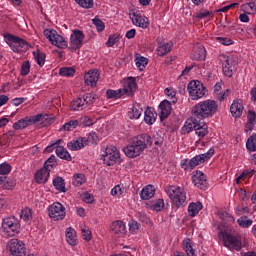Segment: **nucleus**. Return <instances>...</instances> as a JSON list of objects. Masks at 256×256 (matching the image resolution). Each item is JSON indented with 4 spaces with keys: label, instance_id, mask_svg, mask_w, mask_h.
I'll list each match as a JSON object with an SVG mask.
<instances>
[{
    "label": "nucleus",
    "instance_id": "1",
    "mask_svg": "<svg viewBox=\"0 0 256 256\" xmlns=\"http://www.w3.org/2000/svg\"><path fill=\"white\" fill-rule=\"evenodd\" d=\"M218 109L219 105L215 100H205L196 104L192 109V113L195 117H198V119L203 121V119L213 117Z\"/></svg>",
    "mask_w": 256,
    "mask_h": 256
},
{
    "label": "nucleus",
    "instance_id": "2",
    "mask_svg": "<svg viewBox=\"0 0 256 256\" xmlns=\"http://www.w3.org/2000/svg\"><path fill=\"white\" fill-rule=\"evenodd\" d=\"M137 91V82L135 78L130 77L126 81L123 89L118 90H107L106 96L107 99H121L123 95H128V97H133V94Z\"/></svg>",
    "mask_w": 256,
    "mask_h": 256
},
{
    "label": "nucleus",
    "instance_id": "3",
    "mask_svg": "<svg viewBox=\"0 0 256 256\" xmlns=\"http://www.w3.org/2000/svg\"><path fill=\"white\" fill-rule=\"evenodd\" d=\"M219 237L222 239L224 247H227L230 251H241L243 249V237L241 235L235 236L227 231H221Z\"/></svg>",
    "mask_w": 256,
    "mask_h": 256
},
{
    "label": "nucleus",
    "instance_id": "4",
    "mask_svg": "<svg viewBox=\"0 0 256 256\" xmlns=\"http://www.w3.org/2000/svg\"><path fill=\"white\" fill-rule=\"evenodd\" d=\"M215 155V149L210 148L208 152L200 155H196L192 159H184L181 161L180 165L182 169L185 171H193L197 165H201V163H205L208 159H211Z\"/></svg>",
    "mask_w": 256,
    "mask_h": 256
},
{
    "label": "nucleus",
    "instance_id": "5",
    "mask_svg": "<svg viewBox=\"0 0 256 256\" xmlns=\"http://www.w3.org/2000/svg\"><path fill=\"white\" fill-rule=\"evenodd\" d=\"M2 231L6 237H15L21 233V222L15 216H7L2 219Z\"/></svg>",
    "mask_w": 256,
    "mask_h": 256
},
{
    "label": "nucleus",
    "instance_id": "6",
    "mask_svg": "<svg viewBox=\"0 0 256 256\" xmlns=\"http://www.w3.org/2000/svg\"><path fill=\"white\" fill-rule=\"evenodd\" d=\"M3 36L5 42L14 53H23V51H27L29 49V42L25 41L23 38L10 33H4Z\"/></svg>",
    "mask_w": 256,
    "mask_h": 256
},
{
    "label": "nucleus",
    "instance_id": "7",
    "mask_svg": "<svg viewBox=\"0 0 256 256\" xmlns=\"http://www.w3.org/2000/svg\"><path fill=\"white\" fill-rule=\"evenodd\" d=\"M165 191L175 207L179 208L187 205V195L185 194V191L181 190L180 187L168 186L166 187Z\"/></svg>",
    "mask_w": 256,
    "mask_h": 256
},
{
    "label": "nucleus",
    "instance_id": "8",
    "mask_svg": "<svg viewBox=\"0 0 256 256\" xmlns=\"http://www.w3.org/2000/svg\"><path fill=\"white\" fill-rule=\"evenodd\" d=\"M187 90L193 101L205 97L206 88L199 80H192L188 83Z\"/></svg>",
    "mask_w": 256,
    "mask_h": 256
},
{
    "label": "nucleus",
    "instance_id": "9",
    "mask_svg": "<svg viewBox=\"0 0 256 256\" xmlns=\"http://www.w3.org/2000/svg\"><path fill=\"white\" fill-rule=\"evenodd\" d=\"M7 249L10 251V256H26L27 249L25 248V243L23 241L13 238L8 241Z\"/></svg>",
    "mask_w": 256,
    "mask_h": 256
},
{
    "label": "nucleus",
    "instance_id": "10",
    "mask_svg": "<svg viewBox=\"0 0 256 256\" xmlns=\"http://www.w3.org/2000/svg\"><path fill=\"white\" fill-rule=\"evenodd\" d=\"M102 159L104 161V165L111 167L121 159V154H119L117 147L110 146L107 147L104 154H102Z\"/></svg>",
    "mask_w": 256,
    "mask_h": 256
},
{
    "label": "nucleus",
    "instance_id": "11",
    "mask_svg": "<svg viewBox=\"0 0 256 256\" xmlns=\"http://www.w3.org/2000/svg\"><path fill=\"white\" fill-rule=\"evenodd\" d=\"M49 217L53 219L54 221H61L65 219V206L59 202L53 203L49 209Z\"/></svg>",
    "mask_w": 256,
    "mask_h": 256
},
{
    "label": "nucleus",
    "instance_id": "12",
    "mask_svg": "<svg viewBox=\"0 0 256 256\" xmlns=\"http://www.w3.org/2000/svg\"><path fill=\"white\" fill-rule=\"evenodd\" d=\"M110 233L114 237L121 239L127 235V226L123 220H116L110 224Z\"/></svg>",
    "mask_w": 256,
    "mask_h": 256
},
{
    "label": "nucleus",
    "instance_id": "13",
    "mask_svg": "<svg viewBox=\"0 0 256 256\" xmlns=\"http://www.w3.org/2000/svg\"><path fill=\"white\" fill-rule=\"evenodd\" d=\"M84 39H85V34H83V31L77 30V29L73 30L70 36L71 46L69 47V49H72V51L81 49V45H83Z\"/></svg>",
    "mask_w": 256,
    "mask_h": 256
},
{
    "label": "nucleus",
    "instance_id": "14",
    "mask_svg": "<svg viewBox=\"0 0 256 256\" xmlns=\"http://www.w3.org/2000/svg\"><path fill=\"white\" fill-rule=\"evenodd\" d=\"M223 59L222 71L226 77H233L235 73V64L233 58L229 56L222 55L220 56Z\"/></svg>",
    "mask_w": 256,
    "mask_h": 256
},
{
    "label": "nucleus",
    "instance_id": "15",
    "mask_svg": "<svg viewBox=\"0 0 256 256\" xmlns=\"http://www.w3.org/2000/svg\"><path fill=\"white\" fill-rule=\"evenodd\" d=\"M192 182L195 185V187L201 189L202 191H205V189H207V176L199 170H197L193 174Z\"/></svg>",
    "mask_w": 256,
    "mask_h": 256
},
{
    "label": "nucleus",
    "instance_id": "16",
    "mask_svg": "<svg viewBox=\"0 0 256 256\" xmlns=\"http://www.w3.org/2000/svg\"><path fill=\"white\" fill-rule=\"evenodd\" d=\"M130 19L136 27H141L142 29H147L149 27V18L142 16L141 14L132 12L130 14Z\"/></svg>",
    "mask_w": 256,
    "mask_h": 256
},
{
    "label": "nucleus",
    "instance_id": "17",
    "mask_svg": "<svg viewBox=\"0 0 256 256\" xmlns=\"http://www.w3.org/2000/svg\"><path fill=\"white\" fill-rule=\"evenodd\" d=\"M123 152L130 159H134V157H139L141 153H143V150L139 147V144L133 140L131 145H128L123 149Z\"/></svg>",
    "mask_w": 256,
    "mask_h": 256
},
{
    "label": "nucleus",
    "instance_id": "18",
    "mask_svg": "<svg viewBox=\"0 0 256 256\" xmlns=\"http://www.w3.org/2000/svg\"><path fill=\"white\" fill-rule=\"evenodd\" d=\"M134 142L138 144L142 151H145V149L153 145V138L149 134H141L134 138Z\"/></svg>",
    "mask_w": 256,
    "mask_h": 256
},
{
    "label": "nucleus",
    "instance_id": "19",
    "mask_svg": "<svg viewBox=\"0 0 256 256\" xmlns=\"http://www.w3.org/2000/svg\"><path fill=\"white\" fill-rule=\"evenodd\" d=\"M205 57H207V51L203 45L196 44L194 46V51L190 55V59L192 61H205Z\"/></svg>",
    "mask_w": 256,
    "mask_h": 256
},
{
    "label": "nucleus",
    "instance_id": "20",
    "mask_svg": "<svg viewBox=\"0 0 256 256\" xmlns=\"http://www.w3.org/2000/svg\"><path fill=\"white\" fill-rule=\"evenodd\" d=\"M35 123V116H26L18 120L16 123L13 124V129L15 131H19L21 129H27V127L34 125Z\"/></svg>",
    "mask_w": 256,
    "mask_h": 256
},
{
    "label": "nucleus",
    "instance_id": "21",
    "mask_svg": "<svg viewBox=\"0 0 256 256\" xmlns=\"http://www.w3.org/2000/svg\"><path fill=\"white\" fill-rule=\"evenodd\" d=\"M199 123H201V119L195 115L192 116L190 119L186 121L185 125L182 127L181 129L182 133L183 134L191 133L193 129L194 130L197 129Z\"/></svg>",
    "mask_w": 256,
    "mask_h": 256
},
{
    "label": "nucleus",
    "instance_id": "22",
    "mask_svg": "<svg viewBox=\"0 0 256 256\" xmlns=\"http://www.w3.org/2000/svg\"><path fill=\"white\" fill-rule=\"evenodd\" d=\"M160 121H163L164 119H167L171 115V110L173 109L171 107V102L169 100H163L160 105Z\"/></svg>",
    "mask_w": 256,
    "mask_h": 256
},
{
    "label": "nucleus",
    "instance_id": "23",
    "mask_svg": "<svg viewBox=\"0 0 256 256\" xmlns=\"http://www.w3.org/2000/svg\"><path fill=\"white\" fill-rule=\"evenodd\" d=\"M51 171L47 170L46 168H41L35 174V181L36 183H47L49 181Z\"/></svg>",
    "mask_w": 256,
    "mask_h": 256
},
{
    "label": "nucleus",
    "instance_id": "24",
    "mask_svg": "<svg viewBox=\"0 0 256 256\" xmlns=\"http://www.w3.org/2000/svg\"><path fill=\"white\" fill-rule=\"evenodd\" d=\"M84 81L86 85H90V87H95L97 85V81H99V73L97 71H89L84 75Z\"/></svg>",
    "mask_w": 256,
    "mask_h": 256
},
{
    "label": "nucleus",
    "instance_id": "25",
    "mask_svg": "<svg viewBox=\"0 0 256 256\" xmlns=\"http://www.w3.org/2000/svg\"><path fill=\"white\" fill-rule=\"evenodd\" d=\"M195 244L191 242V238H185L182 242V249L185 251L186 256H196L195 255Z\"/></svg>",
    "mask_w": 256,
    "mask_h": 256
},
{
    "label": "nucleus",
    "instance_id": "26",
    "mask_svg": "<svg viewBox=\"0 0 256 256\" xmlns=\"http://www.w3.org/2000/svg\"><path fill=\"white\" fill-rule=\"evenodd\" d=\"M53 119H55V117L52 114L34 115V122L39 123L41 121V123H43L44 126L51 125V123H53Z\"/></svg>",
    "mask_w": 256,
    "mask_h": 256
},
{
    "label": "nucleus",
    "instance_id": "27",
    "mask_svg": "<svg viewBox=\"0 0 256 256\" xmlns=\"http://www.w3.org/2000/svg\"><path fill=\"white\" fill-rule=\"evenodd\" d=\"M85 138H79L77 140H72L67 144V148L70 151H79L80 149H83L85 147Z\"/></svg>",
    "mask_w": 256,
    "mask_h": 256
},
{
    "label": "nucleus",
    "instance_id": "28",
    "mask_svg": "<svg viewBox=\"0 0 256 256\" xmlns=\"http://www.w3.org/2000/svg\"><path fill=\"white\" fill-rule=\"evenodd\" d=\"M230 113L236 119L241 117V115H243V104L239 101H234L230 106Z\"/></svg>",
    "mask_w": 256,
    "mask_h": 256
},
{
    "label": "nucleus",
    "instance_id": "29",
    "mask_svg": "<svg viewBox=\"0 0 256 256\" xmlns=\"http://www.w3.org/2000/svg\"><path fill=\"white\" fill-rule=\"evenodd\" d=\"M66 241L72 247H75V245H77V232L72 227H68L66 229Z\"/></svg>",
    "mask_w": 256,
    "mask_h": 256
},
{
    "label": "nucleus",
    "instance_id": "30",
    "mask_svg": "<svg viewBox=\"0 0 256 256\" xmlns=\"http://www.w3.org/2000/svg\"><path fill=\"white\" fill-rule=\"evenodd\" d=\"M154 195H155V186L153 185H148L144 187L140 193V197L141 199H143V201H147L151 199V197H153Z\"/></svg>",
    "mask_w": 256,
    "mask_h": 256
},
{
    "label": "nucleus",
    "instance_id": "31",
    "mask_svg": "<svg viewBox=\"0 0 256 256\" xmlns=\"http://www.w3.org/2000/svg\"><path fill=\"white\" fill-rule=\"evenodd\" d=\"M157 120V114L155 112V109L148 107L145 111L144 121L148 125H153L155 121Z\"/></svg>",
    "mask_w": 256,
    "mask_h": 256
},
{
    "label": "nucleus",
    "instance_id": "32",
    "mask_svg": "<svg viewBox=\"0 0 256 256\" xmlns=\"http://www.w3.org/2000/svg\"><path fill=\"white\" fill-rule=\"evenodd\" d=\"M201 209H203V204L201 202H192L188 206V213L190 217H195L199 214Z\"/></svg>",
    "mask_w": 256,
    "mask_h": 256
},
{
    "label": "nucleus",
    "instance_id": "33",
    "mask_svg": "<svg viewBox=\"0 0 256 256\" xmlns=\"http://www.w3.org/2000/svg\"><path fill=\"white\" fill-rule=\"evenodd\" d=\"M53 185L57 191L60 193H67V188L65 187V179L61 176H57L53 180Z\"/></svg>",
    "mask_w": 256,
    "mask_h": 256
},
{
    "label": "nucleus",
    "instance_id": "34",
    "mask_svg": "<svg viewBox=\"0 0 256 256\" xmlns=\"http://www.w3.org/2000/svg\"><path fill=\"white\" fill-rule=\"evenodd\" d=\"M51 43L58 47V49H67V42L65 41V38L57 34V32L55 33V37L52 39Z\"/></svg>",
    "mask_w": 256,
    "mask_h": 256
},
{
    "label": "nucleus",
    "instance_id": "35",
    "mask_svg": "<svg viewBox=\"0 0 256 256\" xmlns=\"http://www.w3.org/2000/svg\"><path fill=\"white\" fill-rule=\"evenodd\" d=\"M85 107L87 106L85 102H83V98H76L70 104L71 111H82Z\"/></svg>",
    "mask_w": 256,
    "mask_h": 256
},
{
    "label": "nucleus",
    "instance_id": "36",
    "mask_svg": "<svg viewBox=\"0 0 256 256\" xmlns=\"http://www.w3.org/2000/svg\"><path fill=\"white\" fill-rule=\"evenodd\" d=\"M135 63H136L137 69H139V71H143V69L147 67L149 63V59L141 56V54H136Z\"/></svg>",
    "mask_w": 256,
    "mask_h": 256
},
{
    "label": "nucleus",
    "instance_id": "37",
    "mask_svg": "<svg viewBox=\"0 0 256 256\" xmlns=\"http://www.w3.org/2000/svg\"><path fill=\"white\" fill-rule=\"evenodd\" d=\"M56 155L60 159H63L64 161H71L72 157L71 154H69V151L65 149L63 146H58L56 149Z\"/></svg>",
    "mask_w": 256,
    "mask_h": 256
},
{
    "label": "nucleus",
    "instance_id": "38",
    "mask_svg": "<svg viewBox=\"0 0 256 256\" xmlns=\"http://www.w3.org/2000/svg\"><path fill=\"white\" fill-rule=\"evenodd\" d=\"M57 167V157L55 155H51L44 163V169L48 171H53Z\"/></svg>",
    "mask_w": 256,
    "mask_h": 256
},
{
    "label": "nucleus",
    "instance_id": "39",
    "mask_svg": "<svg viewBox=\"0 0 256 256\" xmlns=\"http://www.w3.org/2000/svg\"><path fill=\"white\" fill-rule=\"evenodd\" d=\"M143 113V108L140 105L133 106L131 111L128 112L129 119H139Z\"/></svg>",
    "mask_w": 256,
    "mask_h": 256
},
{
    "label": "nucleus",
    "instance_id": "40",
    "mask_svg": "<svg viewBox=\"0 0 256 256\" xmlns=\"http://www.w3.org/2000/svg\"><path fill=\"white\" fill-rule=\"evenodd\" d=\"M171 49H173V45L166 43L163 44L162 46H159L157 48V53L159 57H165L168 53H171Z\"/></svg>",
    "mask_w": 256,
    "mask_h": 256
},
{
    "label": "nucleus",
    "instance_id": "41",
    "mask_svg": "<svg viewBox=\"0 0 256 256\" xmlns=\"http://www.w3.org/2000/svg\"><path fill=\"white\" fill-rule=\"evenodd\" d=\"M195 132H196V135H198V137L203 138L209 133V130L207 125L206 124L201 125V121H200L198 123V126L195 128Z\"/></svg>",
    "mask_w": 256,
    "mask_h": 256
},
{
    "label": "nucleus",
    "instance_id": "42",
    "mask_svg": "<svg viewBox=\"0 0 256 256\" xmlns=\"http://www.w3.org/2000/svg\"><path fill=\"white\" fill-rule=\"evenodd\" d=\"M59 75L61 77H73V75H75V68L73 67L60 68Z\"/></svg>",
    "mask_w": 256,
    "mask_h": 256
},
{
    "label": "nucleus",
    "instance_id": "43",
    "mask_svg": "<svg viewBox=\"0 0 256 256\" xmlns=\"http://www.w3.org/2000/svg\"><path fill=\"white\" fill-rule=\"evenodd\" d=\"M237 223L240 227H243V229H247L253 225V220L247 219V216H242L237 220Z\"/></svg>",
    "mask_w": 256,
    "mask_h": 256
},
{
    "label": "nucleus",
    "instance_id": "44",
    "mask_svg": "<svg viewBox=\"0 0 256 256\" xmlns=\"http://www.w3.org/2000/svg\"><path fill=\"white\" fill-rule=\"evenodd\" d=\"M79 125V120H71L65 123L61 128L60 131H73Z\"/></svg>",
    "mask_w": 256,
    "mask_h": 256
},
{
    "label": "nucleus",
    "instance_id": "45",
    "mask_svg": "<svg viewBox=\"0 0 256 256\" xmlns=\"http://www.w3.org/2000/svg\"><path fill=\"white\" fill-rule=\"evenodd\" d=\"M246 148L248 151H256V134L250 136L246 142Z\"/></svg>",
    "mask_w": 256,
    "mask_h": 256
},
{
    "label": "nucleus",
    "instance_id": "46",
    "mask_svg": "<svg viewBox=\"0 0 256 256\" xmlns=\"http://www.w3.org/2000/svg\"><path fill=\"white\" fill-rule=\"evenodd\" d=\"M33 55L36 59V63L40 66L43 67L45 65V53L37 50V52H33Z\"/></svg>",
    "mask_w": 256,
    "mask_h": 256
},
{
    "label": "nucleus",
    "instance_id": "47",
    "mask_svg": "<svg viewBox=\"0 0 256 256\" xmlns=\"http://www.w3.org/2000/svg\"><path fill=\"white\" fill-rule=\"evenodd\" d=\"M92 23L93 25H95L98 33L105 31V22L100 18L95 17L94 19H92Z\"/></svg>",
    "mask_w": 256,
    "mask_h": 256
},
{
    "label": "nucleus",
    "instance_id": "48",
    "mask_svg": "<svg viewBox=\"0 0 256 256\" xmlns=\"http://www.w3.org/2000/svg\"><path fill=\"white\" fill-rule=\"evenodd\" d=\"M255 121H256V113L255 111H248V128L250 131H253V127L255 126Z\"/></svg>",
    "mask_w": 256,
    "mask_h": 256
},
{
    "label": "nucleus",
    "instance_id": "49",
    "mask_svg": "<svg viewBox=\"0 0 256 256\" xmlns=\"http://www.w3.org/2000/svg\"><path fill=\"white\" fill-rule=\"evenodd\" d=\"M82 101L84 103V105H93V103H95V94L93 93H86L83 95L82 97Z\"/></svg>",
    "mask_w": 256,
    "mask_h": 256
},
{
    "label": "nucleus",
    "instance_id": "50",
    "mask_svg": "<svg viewBox=\"0 0 256 256\" xmlns=\"http://www.w3.org/2000/svg\"><path fill=\"white\" fill-rule=\"evenodd\" d=\"M79 127H91L93 120L89 116H83L78 120Z\"/></svg>",
    "mask_w": 256,
    "mask_h": 256
},
{
    "label": "nucleus",
    "instance_id": "51",
    "mask_svg": "<svg viewBox=\"0 0 256 256\" xmlns=\"http://www.w3.org/2000/svg\"><path fill=\"white\" fill-rule=\"evenodd\" d=\"M85 182H86V178H85L84 174H75L74 175L73 185L75 187H81V185H83Z\"/></svg>",
    "mask_w": 256,
    "mask_h": 256
},
{
    "label": "nucleus",
    "instance_id": "52",
    "mask_svg": "<svg viewBox=\"0 0 256 256\" xmlns=\"http://www.w3.org/2000/svg\"><path fill=\"white\" fill-rule=\"evenodd\" d=\"M75 2L83 9H92L93 7V0H75Z\"/></svg>",
    "mask_w": 256,
    "mask_h": 256
},
{
    "label": "nucleus",
    "instance_id": "53",
    "mask_svg": "<svg viewBox=\"0 0 256 256\" xmlns=\"http://www.w3.org/2000/svg\"><path fill=\"white\" fill-rule=\"evenodd\" d=\"M32 212H33V210H31L30 208L23 209L20 213L21 219H23L24 221H29V219H31V217L33 215Z\"/></svg>",
    "mask_w": 256,
    "mask_h": 256
},
{
    "label": "nucleus",
    "instance_id": "54",
    "mask_svg": "<svg viewBox=\"0 0 256 256\" xmlns=\"http://www.w3.org/2000/svg\"><path fill=\"white\" fill-rule=\"evenodd\" d=\"M119 41V35L111 34L106 42L107 47H113Z\"/></svg>",
    "mask_w": 256,
    "mask_h": 256
},
{
    "label": "nucleus",
    "instance_id": "55",
    "mask_svg": "<svg viewBox=\"0 0 256 256\" xmlns=\"http://www.w3.org/2000/svg\"><path fill=\"white\" fill-rule=\"evenodd\" d=\"M97 139H99V137L97 136V133L95 132H91L88 134V137L85 138V145H87L88 143H97Z\"/></svg>",
    "mask_w": 256,
    "mask_h": 256
},
{
    "label": "nucleus",
    "instance_id": "56",
    "mask_svg": "<svg viewBox=\"0 0 256 256\" xmlns=\"http://www.w3.org/2000/svg\"><path fill=\"white\" fill-rule=\"evenodd\" d=\"M11 173V165L7 163L0 164V175H9Z\"/></svg>",
    "mask_w": 256,
    "mask_h": 256
},
{
    "label": "nucleus",
    "instance_id": "57",
    "mask_svg": "<svg viewBox=\"0 0 256 256\" xmlns=\"http://www.w3.org/2000/svg\"><path fill=\"white\" fill-rule=\"evenodd\" d=\"M30 71H31V64L29 63V61H25L21 67V75L23 76L29 75Z\"/></svg>",
    "mask_w": 256,
    "mask_h": 256
},
{
    "label": "nucleus",
    "instance_id": "58",
    "mask_svg": "<svg viewBox=\"0 0 256 256\" xmlns=\"http://www.w3.org/2000/svg\"><path fill=\"white\" fill-rule=\"evenodd\" d=\"M139 227H141V224H139L137 221L132 220L129 223V231L130 233H136L137 231H139Z\"/></svg>",
    "mask_w": 256,
    "mask_h": 256
},
{
    "label": "nucleus",
    "instance_id": "59",
    "mask_svg": "<svg viewBox=\"0 0 256 256\" xmlns=\"http://www.w3.org/2000/svg\"><path fill=\"white\" fill-rule=\"evenodd\" d=\"M163 207H165V202L163 201V199H158L153 205H152V209L154 211H161V209H163Z\"/></svg>",
    "mask_w": 256,
    "mask_h": 256
},
{
    "label": "nucleus",
    "instance_id": "60",
    "mask_svg": "<svg viewBox=\"0 0 256 256\" xmlns=\"http://www.w3.org/2000/svg\"><path fill=\"white\" fill-rule=\"evenodd\" d=\"M216 39H217L218 43H221V45H226V46L233 45V40H231V38L217 37Z\"/></svg>",
    "mask_w": 256,
    "mask_h": 256
},
{
    "label": "nucleus",
    "instance_id": "61",
    "mask_svg": "<svg viewBox=\"0 0 256 256\" xmlns=\"http://www.w3.org/2000/svg\"><path fill=\"white\" fill-rule=\"evenodd\" d=\"M56 33H57V31L54 29H52V30L45 29L44 30V35L46 36V39H49L50 42L53 41Z\"/></svg>",
    "mask_w": 256,
    "mask_h": 256
},
{
    "label": "nucleus",
    "instance_id": "62",
    "mask_svg": "<svg viewBox=\"0 0 256 256\" xmlns=\"http://www.w3.org/2000/svg\"><path fill=\"white\" fill-rule=\"evenodd\" d=\"M210 15H212V12H210L209 10H204V11L197 13L195 15V18L196 19H206V17H209Z\"/></svg>",
    "mask_w": 256,
    "mask_h": 256
},
{
    "label": "nucleus",
    "instance_id": "63",
    "mask_svg": "<svg viewBox=\"0 0 256 256\" xmlns=\"http://www.w3.org/2000/svg\"><path fill=\"white\" fill-rule=\"evenodd\" d=\"M82 200L85 202V203H93L95 201V199L93 198V195L88 193V192H85L83 195H82Z\"/></svg>",
    "mask_w": 256,
    "mask_h": 256
},
{
    "label": "nucleus",
    "instance_id": "64",
    "mask_svg": "<svg viewBox=\"0 0 256 256\" xmlns=\"http://www.w3.org/2000/svg\"><path fill=\"white\" fill-rule=\"evenodd\" d=\"M61 143V139L58 140L57 142L47 146L44 150L45 153H51L54 149L57 150V147H59V144Z\"/></svg>",
    "mask_w": 256,
    "mask_h": 256
}]
</instances>
